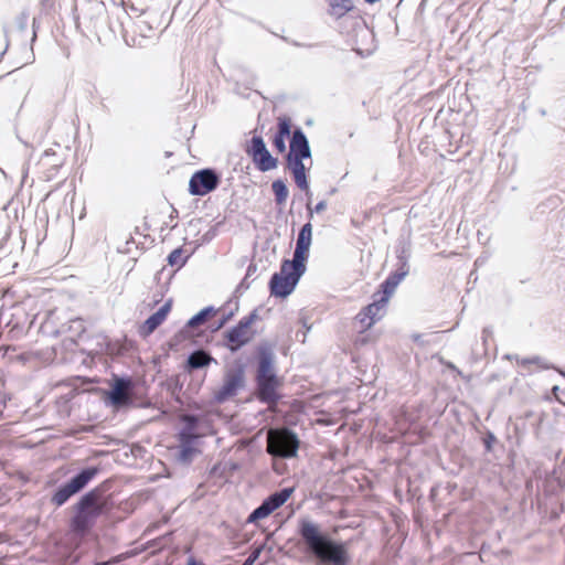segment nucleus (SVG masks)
<instances>
[{
	"label": "nucleus",
	"instance_id": "f257e3e1",
	"mask_svg": "<svg viewBox=\"0 0 565 565\" xmlns=\"http://www.w3.org/2000/svg\"><path fill=\"white\" fill-rule=\"evenodd\" d=\"M297 533L305 552L318 565H349L350 556L347 544L332 539L311 519L301 518L298 521Z\"/></svg>",
	"mask_w": 565,
	"mask_h": 565
},
{
	"label": "nucleus",
	"instance_id": "f03ea898",
	"mask_svg": "<svg viewBox=\"0 0 565 565\" xmlns=\"http://www.w3.org/2000/svg\"><path fill=\"white\" fill-rule=\"evenodd\" d=\"M256 398L269 406L277 405L280 399L278 387L280 385L275 370V343L262 341L256 347Z\"/></svg>",
	"mask_w": 565,
	"mask_h": 565
},
{
	"label": "nucleus",
	"instance_id": "7ed1b4c3",
	"mask_svg": "<svg viewBox=\"0 0 565 565\" xmlns=\"http://www.w3.org/2000/svg\"><path fill=\"white\" fill-rule=\"evenodd\" d=\"M108 488V481H105L83 494L76 502L71 519V529L75 534L86 535L95 525L97 518L107 511L108 502L104 493Z\"/></svg>",
	"mask_w": 565,
	"mask_h": 565
},
{
	"label": "nucleus",
	"instance_id": "20e7f679",
	"mask_svg": "<svg viewBox=\"0 0 565 565\" xmlns=\"http://www.w3.org/2000/svg\"><path fill=\"white\" fill-rule=\"evenodd\" d=\"M300 440L297 434L288 428H274L267 434L266 451L274 460V470L278 473L282 471L277 466L278 459H291L298 455Z\"/></svg>",
	"mask_w": 565,
	"mask_h": 565
},
{
	"label": "nucleus",
	"instance_id": "39448f33",
	"mask_svg": "<svg viewBox=\"0 0 565 565\" xmlns=\"http://www.w3.org/2000/svg\"><path fill=\"white\" fill-rule=\"evenodd\" d=\"M100 472L98 466H88L81 469L77 473L71 477L66 482L62 483L54 491L51 502L56 507H62L72 497L84 490L88 483L95 479Z\"/></svg>",
	"mask_w": 565,
	"mask_h": 565
},
{
	"label": "nucleus",
	"instance_id": "423d86ee",
	"mask_svg": "<svg viewBox=\"0 0 565 565\" xmlns=\"http://www.w3.org/2000/svg\"><path fill=\"white\" fill-rule=\"evenodd\" d=\"M258 318V309H254L249 315L243 317L223 333L222 345L232 353L239 351L253 339L254 334H249V328Z\"/></svg>",
	"mask_w": 565,
	"mask_h": 565
},
{
	"label": "nucleus",
	"instance_id": "0eeeda50",
	"mask_svg": "<svg viewBox=\"0 0 565 565\" xmlns=\"http://www.w3.org/2000/svg\"><path fill=\"white\" fill-rule=\"evenodd\" d=\"M302 275L291 270L281 263L280 270L274 273L269 279L268 287L270 295L276 298H287L296 289Z\"/></svg>",
	"mask_w": 565,
	"mask_h": 565
},
{
	"label": "nucleus",
	"instance_id": "6e6552de",
	"mask_svg": "<svg viewBox=\"0 0 565 565\" xmlns=\"http://www.w3.org/2000/svg\"><path fill=\"white\" fill-rule=\"evenodd\" d=\"M245 385V367L242 364L226 371L222 386L214 392V401L224 403L234 397Z\"/></svg>",
	"mask_w": 565,
	"mask_h": 565
},
{
	"label": "nucleus",
	"instance_id": "1a4fd4ad",
	"mask_svg": "<svg viewBox=\"0 0 565 565\" xmlns=\"http://www.w3.org/2000/svg\"><path fill=\"white\" fill-rule=\"evenodd\" d=\"M221 183V175L212 168L195 171L189 181V193L195 196H204L216 190Z\"/></svg>",
	"mask_w": 565,
	"mask_h": 565
},
{
	"label": "nucleus",
	"instance_id": "9d476101",
	"mask_svg": "<svg viewBox=\"0 0 565 565\" xmlns=\"http://www.w3.org/2000/svg\"><path fill=\"white\" fill-rule=\"evenodd\" d=\"M132 388V381L130 377L115 376L110 390L107 393V401L115 407L129 405L131 398L129 391Z\"/></svg>",
	"mask_w": 565,
	"mask_h": 565
},
{
	"label": "nucleus",
	"instance_id": "9b49d317",
	"mask_svg": "<svg viewBox=\"0 0 565 565\" xmlns=\"http://www.w3.org/2000/svg\"><path fill=\"white\" fill-rule=\"evenodd\" d=\"M181 422L183 426L177 434L179 445L195 446L202 437V435L198 433L200 417L195 414H184L181 416Z\"/></svg>",
	"mask_w": 565,
	"mask_h": 565
},
{
	"label": "nucleus",
	"instance_id": "f8f14e48",
	"mask_svg": "<svg viewBox=\"0 0 565 565\" xmlns=\"http://www.w3.org/2000/svg\"><path fill=\"white\" fill-rule=\"evenodd\" d=\"M217 309L213 306H207L191 317L185 326L175 334V339L178 342L193 338L195 334L193 330L202 324H204L210 318L217 313Z\"/></svg>",
	"mask_w": 565,
	"mask_h": 565
},
{
	"label": "nucleus",
	"instance_id": "ddd939ff",
	"mask_svg": "<svg viewBox=\"0 0 565 565\" xmlns=\"http://www.w3.org/2000/svg\"><path fill=\"white\" fill-rule=\"evenodd\" d=\"M172 307V300H167L156 312L150 315L139 328V334L147 338L152 334L167 319Z\"/></svg>",
	"mask_w": 565,
	"mask_h": 565
},
{
	"label": "nucleus",
	"instance_id": "4468645a",
	"mask_svg": "<svg viewBox=\"0 0 565 565\" xmlns=\"http://www.w3.org/2000/svg\"><path fill=\"white\" fill-rule=\"evenodd\" d=\"M289 154L301 157L305 159L311 158V148L309 140L300 127L294 129L289 141Z\"/></svg>",
	"mask_w": 565,
	"mask_h": 565
},
{
	"label": "nucleus",
	"instance_id": "2eb2a0df",
	"mask_svg": "<svg viewBox=\"0 0 565 565\" xmlns=\"http://www.w3.org/2000/svg\"><path fill=\"white\" fill-rule=\"evenodd\" d=\"M383 300V291L379 290L373 295V302L363 308V310L359 313L361 318V322L364 323L365 319H369L367 327H371L375 321L380 320L382 317L381 311L385 308L388 300Z\"/></svg>",
	"mask_w": 565,
	"mask_h": 565
},
{
	"label": "nucleus",
	"instance_id": "dca6fc26",
	"mask_svg": "<svg viewBox=\"0 0 565 565\" xmlns=\"http://www.w3.org/2000/svg\"><path fill=\"white\" fill-rule=\"evenodd\" d=\"M86 331L85 321L82 318H74L63 323L60 329L55 331L56 334H65V345L68 348L66 342H70V347L76 345V338H81Z\"/></svg>",
	"mask_w": 565,
	"mask_h": 565
},
{
	"label": "nucleus",
	"instance_id": "f3484780",
	"mask_svg": "<svg viewBox=\"0 0 565 565\" xmlns=\"http://www.w3.org/2000/svg\"><path fill=\"white\" fill-rule=\"evenodd\" d=\"M212 363L217 364V360L214 359L207 351L198 349L189 354L185 361V370L188 372H193L207 367Z\"/></svg>",
	"mask_w": 565,
	"mask_h": 565
},
{
	"label": "nucleus",
	"instance_id": "a211bd4d",
	"mask_svg": "<svg viewBox=\"0 0 565 565\" xmlns=\"http://www.w3.org/2000/svg\"><path fill=\"white\" fill-rule=\"evenodd\" d=\"M309 250L310 246L296 244L292 259H284L281 263L285 264V267L288 266L291 270L303 275L306 271V262L309 257Z\"/></svg>",
	"mask_w": 565,
	"mask_h": 565
},
{
	"label": "nucleus",
	"instance_id": "6ab92c4d",
	"mask_svg": "<svg viewBox=\"0 0 565 565\" xmlns=\"http://www.w3.org/2000/svg\"><path fill=\"white\" fill-rule=\"evenodd\" d=\"M405 276L403 273H397L393 270L390 275L384 279V281L380 285V290L383 291V300H390L391 296L394 294L397 286L404 280Z\"/></svg>",
	"mask_w": 565,
	"mask_h": 565
},
{
	"label": "nucleus",
	"instance_id": "aec40b11",
	"mask_svg": "<svg viewBox=\"0 0 565 565\" xmlns=\"http://www.w3.org/2000/svg\"><path fill=\"white\" fill-rule=\"evenodd\" d=\"M328 1V13L335 18L341 19L347 13H350L354 10V4L352 0H327Z\"/></svg>",
	"mask_w": 565,
	"mask_h": 565
},
{
	"label": "nucleus",
	"instance_id": "412c9836",
	"mask_svg": "<svg viewBox=\"0 0 565 565\" xmlns=\"http://www.w3.org/2000/svg\"><path fill=\"white\" fill-rule=\"evenodd\" d=\"M294 492L292 487H286L274 493L269 494L264 502L268 503L270 510L274 512L287 502Z\"/></svg>",
	"mask_w": 565,
	"mask_h": 565
},
{
	"label": "nucleus",
	"instance_id": "4be33fe9",
	"mask_svg": "<svg viewBox=\"0 0 565 565\" xmlns=\"http://www.w3.org/2000/svg\"><path fill=\"white\" fill-rule=\"evenodd\" d=\"M396 265L395 270L397 273H403V275L406 277L409 274V258H411V249L409 246L406 244H402L396 248Z\"/></svg>",
	"mask_w": 565,
	"mask_h": 565
},
{
	"label": "nucleus",
	"instance_id": "5701e85b",
	"mask_svg": "<svg viewBox=\"0 0 565 565\" xmlns=\"http://www.w3.org/2000/svg\"><path fill=\"white\" fill-rule=\"evenodd\" d=\"M252 159H253V162L255 163L256 168L262 172L273 170L278 164V159L273 157L271 153L268 151V149L258 153L256 156V158H252Z\"/></svg>",
	"mask_w": 565,
	"mask_h": 565
},
{
	"label": "nucleus",
	"instance_id": "b1692460",
	"mask_svg": "<svg viewBox=\"0 0 565 565\" xmlns=\"http://www.w3.org/2000/svg\"><path fill=\"white\" fill-rule=\"evenodd\" d=\"M55 157L56 154L52 149L45 150L41 157L40 164L42 167H50V173L46 175L47 179H51L53 173L63 164V160Z\"/></svg>",
	"mask_w": 565,
	"mask_h": 565
},
{
	"label": "nucleus",
	"instance_id": "393cba45",
	"mask_svg": "<svg viewBox=\"0 0 565 565\" xmlns=\"http://www.w3.org/2000/svg\"><path fill=\"white\" fill-rule=\"evenodd\" d=\"M179 451L177 456L178 462L182 465H190L194 457L201 454V450L195 446L179 445Z\"/></svg>",
	"mask_w": 565,
	"mask_h": 565
},
{
	"label": "nucleus",
	"instance_id": "a878e982",
	"mask_svg": "<svg viewBox=\"0 0 565 565\" xmlns=\"http://www.w3.org/2000/svg\"><path fill=\"white\" fill-rule=\"evenodd\" d=\"M271 191L275 195V202L277 205H282L289 194L286 182L281 179H277L271 183Z\"/></svg>",
	"mask_w": 565,
	"mask_h": 565
},
{
	"label": "nucleus",
	"instance_id": "bb28decb",
	"mask_svg": "<svg viewBox=\"0 0 565 565\" xmlns=\"http://www.w3.org/2000/svg\"><path fill=\"white\" fill-rule=\"evenodd\" d=\"M273 511L270 510L268 503L262 502L256 509H254L247 518V523H256L268 515H270Z\"/></svg>",
	"mask_w": 565,
	"mask_h": 565
},
{
	"label": "nucleus",
	"instance_id": "cd10ccee",
	"mask_svg": "<svg viewBox=\"0 0 565 565\" xmlns=\"http://www.w3.org/2000/svg\"><path fill=\"white\" fill-rule=\"evenodd\" d=\"M267 149L266 143L262 136L255 135L252 137L246 152L252 157L256 158V156Z\"/></svg>",
	"mask_w": 565,
	"mask_h": 565
},
{
	"label": "nucleus",
	"instance_id": "c85d7f7f",
	"mask_svg": "<svg viewBox=\"0 0 565 565\" xmlns=\"http://www.w3.org/2000/svg\"><path fill=\"white\" fill-rule=\"evenodd\" d=\"M305 158L296 157L295 154H286V168L291 172H298L308 170V168L305 166Z\"/></svg>",
	"mask_w": 565,
	"mask_h": 565
},
{
	"label": "nucleus",
	"instance_id": "c756f323",
	"mask_svg": "<svg viewBox=\"0 0 565 565\" xmlns=\"http://www.w3.org/2000/svg\"><path fill=\"white\" fill-rule=\"evenodd\" d=\"M311 241H312V224L310 221H308L299 230L296 244L311 246Z\"/></svg>",
	"mask_w": 565,
	"mask_h": 565
},
{
	"label": "nucleus",
	"instance_id": "7c9ffc66",
	"mask_svg": "<svg viewBox=\"0 0 565 565\" xmlns=\"http://www.w3.org/2000/svg\"><path fill=\"white\" fill-rule=\"evenodd\" d=\"M291 134V120L289 117L287 116H281L278 118V124H277V131H276V136L282 138V139H286L287 137H289Z\"/></svg>",
	"mask_w": 565,
	"mask_h": 565
},
{
	"label": "nucleus",
	"instance_id": "2f4dec72",
	"mask_svg": "<svg viewBox=\"0 0 565 565\" xmlns=\"http://www.w3.org/2000/svg\"><path fill=\"white\" fill-rule=\"evenodd\" d=\"M291 134V120L289 117L287 116H281L278 118V124H277V131H276V136L282 138V139H286L287 137H289Z\"/></svg>",
	"mask_w": 565,
	"mask_h": 565
},
{
	"label": "nucleus",
	"instance_id": "473e14b6",
	"mask_svg": "<svg viewBox=\"0 0 565 565\" xmlns=\"http://www.w3.org/2000/svg\"><path fill=\"white\" fill-rule=\"evenodd\" d=\"M308 170L298 171L291 173L295 180L296 185L303 191L306 194H310V186L308 180Z\"/></svg>",
	"mask_w": 565,
	"mask_h": 565
},
{
	"label": "nucleus",
	"instance_id": "72a5a7b5",
	"mask_svg": "<svg viewBox=\"0 0 565 565\" xmlns=\"http://www.w3.org/2000/svg\"><path fill=\"white\" fill-rule=\"evenodd\" d=\"M257 271V265L254 263H250L247 267L246 275L242 279V281L236 287L235 292L242 295L249 288V278Z\"/></svg>",
	"mask_w": 565,
	"mask_h": 565
},
{
	"label": "nucleus",
	"instance_id": "f704fd0d",
	"mask_svg": "<svg viewBox=\"0 0 565 565\" xmlns=\"http://www.w3.org/2000/svg\"><path fill=\"white\" fill-rule=\"evenodd\" d=\"M183 253V249L182 247H178L175 249H173L167 257V263L170 265V266H178V267H182L185 263H186V257L183 258L182 260H180L181 258V255Z\"/></svg>",
	"mask_w": 565,
	"mask_h": 565
},
{
	"label": "nucleus",
	"instance_id": "c9c22d12",
	"mask_svg": "<svg viewBox=\"0 0 565 565\" xmlns=\"http://www.w3.org/2000/svg\"><path fill=\"white\" fill-rule=\"evenodd\" d=\"M326 209H327V202L323 201V200L318 202L313 207L311 206L310 202H307V210H308L307 216H308V220L311 222V220L313 218V214L315 213H321Z\"/></svg>",
	"mask_w": 565,
	"mask_h": 565
},
{
	"label": "nucleus",
	"instance_id": "e433bc0d",
	"mask_svg": "<svg viewBox=\"0 0 565 565\" xmlns=\"http://www.w3.org/2000/svg\"><path fill=\"white\" fill-rule=\"evenodd\" d=\"M264 550L263 545L254 547L242 565H254Z\"/></svg>",
	"mask_w": 565,
	"mask_h": 565
},
{
	"label": "nucleus",
	"instance_id": "4c0bfd02",
	"mask_svg": "<svg viewBox=\"0 0 565 565\" xmlns=\"http://www.w3.org/2000/svg\"><path fill=\"white\" fill-rule=\"evenodd\" d=\"M29 22V13L25 11H22L17 18H15V25L19 31L23 32L28 28Z\"/></svg>",
	"mask_w": 565,
	"mask_h": 565
},
{
	"label": "nucleus",
	"instance_id": "58836bf2",
	"mask_svg": "<svg viewBox=\"0 0 565 565\" xmlns=\"http://www.w3.org/2000/svg\"><path fill=\"white\" fill-rule=\"evenodd\" d=\"M234 316V311H230L228 313H224L222 318L217 321L216 326L213 328V331H218L222 329Z\"/></svg>",
	"mask_w": 565,
	"mask_h": 565
},
{
	"label": "nucleus",
	"instance_id": "ea45409f",
	"mask_svg": "<svg viewBox=\"0 0 565 565\" xmlns=\"http://www.w3.org/2000/svg\"><path fill=\"white\" fill-rule=\"evenodd\" d=\"M273 145L274 147L276 148V150L278 152H285L286 150V142H285V139L274 135V138H273Z\"/></svg>",
	"mask_w": 565,
	"mask_h": 565
},
{
	"label": "nucleus",
	"instance_id": "a19ab883",
	"mask_svg": "<svg viewBox=\"0 0 565 565\" xmlns=\"http://www.w3.org/2000/svg\"><path fill=\"white\" fill-rule=\"evenodd\" d=\"M521 363L523 365H526V364H536V365H540L542 367H545L546 369V365L543 364V359L541 356H533V358H529V359H523L521 361Z\"/></svg>",
	"mask_w": 565,
	"mask_h": 565
},
{
	"label": "nucleus",
	"instance_id": "79ce46f5",
	"mask_svg": "<svg viewBox=\"0 0 565 565\" xmlns=\"http://www.w3.org/2000/svg\"><path fill=\"white\" fill-rule=\"evenodd\" d=\"M495 441V436L489 431L486 436V438L483 439V443H484V447H486V450L487 451H491L492 449V444Z\"/></svg>",
	"mask_w": 565,
	"mask_h": 565
},
{
	"label": "nucleus",
	"instance_id": "37998d69",
	"mask_svg": "<svg viewBox=\"0 0 565 565\" xmlns=\"http://www.w3.org/2000/svg\"><path fill=\"white\" fill-rule=\"evenodd\" d=\"M300 322H301L302 327L306 329V330L302 332V339H301V341H302V342H305L306 334H307V332L310 330V327H308V326H307V321H306V319H305V318H301V319H300Z\"/></svg>",
	"mask_w": 565,
	"mask_h": 565
},
{
	"label": "nucleus",
	"instance_id": "c03bdc74",
	"mask_svg": "<svg viewBox=\"0 0 565 565\" xmlns=\"http://www.w3.org/2000/svg\"><path fill=\"white\" fill-rule=\"evenodd\" d=\"M491 334H492V329L490 327L483 328V330H482V338H483L484 341Z\"/></svg>",
	"mask_w": 565,
	"mask_h": 565
},
{
	"label": "nucleus",
	"instance_id": "a18cd8bd",
	"mask_svg": "<svg viewBox=\"0 0 565 565\" xmlns=\"http://www.w3.org/2000/svg\"><path fill=\"white\" fill-rule=\"evenodd\" d=\"M36 22H38L36 18H34L33 22H32V29H33V34H32V39H31L32 42H34L36 39V28H38Z\"/></svg>",
	"mask_w": 565,
	"mask_h": 565
},
{
	"label": "nucleus",
	"instance_id": "49530a36",
	"mask_svg": "<svg viewBox=\"0 0 565 565\" xmlns=\"http://www.w3.org/2000/svg\"><path fill=\"white\" fill-rule=\"evenodd\" d=\"M186 565H203V563H202V562H200V561H196L194 557H190V558L188 559Z\"/></svg>",
	"mask_w": 565,
	"mask_h": 565
},
{
	"label": "nucleus",
	"instance_id": "de8ad7c7",
	"mask_svg": "<svg viewBox=\"0 0 565 565\" xmlns=\"http://www.w3.org/2000/svg\"><path fill=\"white\" fill-rule=\"evenodd\" d=\"M364 1H365L366 3H369V4H373V3H375V2H379L380 0H364Z\"/></svg>",
	"mask_w": 565,
	"mask_h": 565
},
{
	"label": "nucleus",
	"instance_id": "09e8293b",
	"mask_svg": "<svg viewBox=\"0 0 565 565\" xmlns=\"http://www.w3.org/2000/svg\"><path fill=\"white\" fill-rule=\"evenodd\" d=\"M308 202L311 203L312 192L310 191V194H306Z\"/></svg>",
	"mask_w": 565,
	"mask_h": 565
}]
</instances>
